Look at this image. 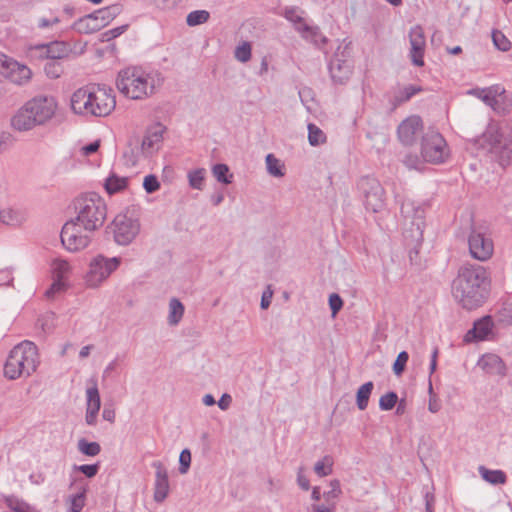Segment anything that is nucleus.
<instances>
[{"mask_svg":"<svg viewBox=\"0 0 512 512\" xmlns=\"http://www.w3.org/2000/svg\"><path fill=\"white\" fill-rule=\"evenodd\" d=\"M76 217L66 222L61 230V242L70 252L80 251L90 244L93 233L106 220L107 206L96 193L81 195L74 202Z\"/></svg>","mask_w":512,"mask_h":512,"instance_id":"1","label":"nucleus"},{"mask_svg":"<svg viewBox=\"0 0 512 512\" xmlns=\"http://www.w3.org/2000/svg\"><path fill=\"white\" fill-rule=\"evenodd\" d=\"M358 187L364 196V204L367 210L378 212L384 206V189L380 182L369 176L362 177Z\"/></svg>","mask_w":512,"mask_h":512,"instance_id":"14","label":"nucleus"},{"mask_svg":"<svg viewBox=\"0 0 512 512\" xmlns=\"http://www.w3.org/2000/svg\"><path fill=\"white\" fill-rule=\"evenodd\" d=\"M266 167L267 172L273 177H283L284 176V164L276 158L273 154H268L266 156Z\"/></svg>","mask_w":512,"mask_h":512,"instance_id":"35","label":"nucleus"},{"mask_svg":"<svg viewBox=\"0 0 512 512\" xmlns=\"http://www.w3.org/2000/svg\"><path fill=\"white\" fill-rule=\"evenodd\" d=\"M408 359L409 355L406 351H402L398 354L393 364V372L395 375L400 376L404 372Z\"/></svg>","mask_w":512,"mask_h":512,"instance_id":"46","label":"nucleus"},{"mask_svg":"<svg viewBox=\"0 0 512 512\" xmlns=\"http://www.w3.org/2000/svg\"><path fill=\"white\" fill-rule=\"evenodd\" d=\"M65 289V283L63 279L54 278L50 288L46 291L45 295L48 298L54 297L56 293H59Z\"/></svg>","mask_w":512,"mask_h":512,"instance_id":"54","label":"nucleus"},{"mask_svg":"<svg viewBox=\"0 0 512 512\" xmlns=\"http://www.w3.org/2000/svg\"><path fill=\"white\" fill-rule=\"evenodd\" d=\"M58 104L54 97L38 95L27 101L13 116L12 127L18 131H29L44 125L53 118Z\"/></svg>","mask_w":512,"mask_h":512,"instance_id":"6","label":"nucleus"},{"mask_svg":"<svg viewBox=\"0 0 512 512\" xmlns=\"http://www.w3.org/2000/svg\"><path fill=\"white\" fill-rule=\"evenodd\" d=\"M252 46L249 42L243 41L234 50V57L241 63H246L251 59Z\"/></svg>","mask_w":512,"mask_h":512,"instance_id":"40","label":"nucleus"},{"mask_svg":"<svg viewBox=\"0 0 512 512\" xmlns=\"http://www.w3.org/2000/svg\"><path fill=\"white\" fill-rule=\"evenodd\" d=\"M428 409L432 413H437L441 409V404L437 396L429 397Z\"/></svg>","mask_w":512,"mask_h":512,"instance_id":"63","label":"nucleus"},{"mask_svg":"<svg viewBox=\"0 0 512 512\" xmlns=\"http://www.w3.org/2000/svg\"><path fill=\"white\" fill-rule=\"evenodd\" d=\"M333 471V458L330 455L324 456L321 460L317 461L314 465V472L319 477H325Z\"/></svg>","mask_w":512,"mask_h":512,"instance_id":"36","label":"nucleus"},{"mask_svg":"<svg viewBox=\"0 0 512 512\" xmlns=\"http://www.w3.org/2000/svg\"><path fill=\"white\" fill-rule=\"evenodd\" d=\"M421 155L426 162L440 164L449 156L447 143L442 135L434 130L424 134L421 142Z\"/></svg>","mask_w":512,"mask_h":512,"instance_id":"11","label":"nucleus"},{"mask_svg":"<svg viewBox=\"0 0 512 512\" xmlns=\"http://www.w3.org/2000/svg\"><path fill=\"white\" fill-rule=\"evenodd\" d=\"M229 168L226 164H216L212 168L213 176L217 179V181L230 184L232 179V174L228 175Z\"/></svg>","mask_w":512,"mask_h":512,"instance_id":"43","label":"nucleus"},{"mask_svg":"<svg viewBox=\"0 0 512 512\" xmlns=\"http://www.w3.org/2000/svg\"><path fill=\"white\" fill-rule=\"evenodd\" d=\"M297 483L305 491L310 489L309 479L303 474V468H299L297 474Z\"/></svg>","mask_w":512,"mask_h":512,"instance_id":"56","label":"nucleus"},{"mask_svg":"<svg viewBox=\"0 0 512 512\" xmlns=\"http://www.w3.org/2000/svg\"><path fill=\"white\" fill-rule=\"evenodd\" d=\"M9 507L11 508L12 511L14 512H31L29 507L23 503V502H19V501H9Z\"/></svg>","mask_w":512,"mask_h":512,"instance_id":"60","label":"nucleus"},{"mask_svg":"<svg viewBox=\"0 0 512 512\" xmlns=\"http://www.w3.org/2000/svg\"><path fill=\"white\" fill-rule=\"evenodd\" d=\"M183 314V304L177 298H172L169 302L168 323L170 325H177L182 319Z\"/></svg>","mask_w":512,"mask_h":512,"instance_id":"33","label":"nucleus"},{"mask_svg":"<svg viewBox=\"0 0 512 512\" xmlns=\"http://www.w3.org/2000/svg\"><path fill=\"white\" fill-rule=\"evenodd\" d=\"M74 469L83 473L86 477L88 478H93L94 476L97 475L98 471H99V464L96 463V464H83V465H75L74 466Z\"/></svg>","mask_w":512,"mask_h":512,"instance_id":"50","label":"nucleus"},{"mask_svg":"<svg viewBox=\"0 0 512 512\" xmlns=\"http://www.w3.org/2000/svg\"><path fill=\"white\" fill-rule=\"evenodd\" d=\"M496 98L500 99V110H496L499 113H507L512 107V96L507 94L504 90L496 95Z\"/></svg>","mask_w":512,"mask_h":512,"instance_id":"49","label":"nucleus"},{"mask_svg":"<svg viewBox=\"0 0 512 512\" xmlns=\"http://www.w3.org/2000/svg\"><path fill=\"white\" fill-rule=\"evenodd\" d=\"M86 415L85 421L93 426L97 422V415L100 410L101 400L96 382L86 390Z\"/></svg>","mask_w":512,"mask_h":512,"instance_id":"21","label":"nucleus"},{"mask_svg":"<svg viewBox=\"0 0 512 512\" xmlns=\"http://www.w3.org/2000/svg\"><path fill=\"white\" fill-rule=\"evenodd\" d=\"M329 306L332 311V315L335 316L343 306L341 297L336 293L331 294L329 296Z\"/></svg>","mask_w":512,"mask_h":512,"instance_id":"55","label":"nucleus"},{"mask_svg":"<svg viewBox=\"0 0 512 512\" xmlns=\"http://www.w3.org/2000/svg\"><path fill=\"white\" fill-rule=\"evenodd\" d=\"M0 74L17 85L27 84L32 77L29 67L3 53H0Z\"/></svg>","mask_w":512,"mask_h":512,"instance_id":"15","label":"nucleus"},{"mask_svg":"<svg viewBox=\"0 0 512 512\" xmlns=\"http://www.w3.org/2000/svg\"><path fill=\"white\" fill-rule=\"evenodd\" d=\"M86 489L82 488L81 491L68 498L69 512H80L85 506Z\"/></svg>","mask_w":512,"mask_h":512,"instance_id":"42","label":"nucleus"},{"mask_svg":"<svg viewBox=\"0 0 512 512\" xmlns=\"http://www.w3.org/2000/svg\"><path fill=\"white\" fill-rule=\"evenodd\" d=\"M53 278L63 279L70 273L69 263L61 258H55L51 263Z\"/></svg>","mask_w":512,"mask_h":512,"instance_id":"34","label":"nucleus"},{"mask_svg":"<svg viewBox=\"0 0 512 512\" xmlns=\"http://www.w3.org/2000/svg\"><path fill=\"white\" fill-rule=\"evenodd\" d=\"M210 18V13L206 10H195L186 17V23L190 27L206 23Z\"/></svg>","mask_w":512,"mask_h":512,"instance_id":"37","label":"nucleus"},{"mask_svg":"<svg viewBox=\"0 0 512 512\" xmlns=\"http://www.w3.org/2000/svg\"><path fill=\"white\" fill-rule=\"evenodd\" d=\"M166 130L167 128L159 122L149 126L140 142V146L131 149L130 154L125 153V158H128V161L134 166L142 158L146 159L156 154L162 146Z\"/></svg>","mask_w":512,"mask_h":512,"instance_id":"8","label":"nucleus"},{"mask_svg":"<svg viewBox=\"0 0 512 512\" xmlns=\"http://www.w3.org/2000/svg\"><path fill=\"white\" fill-rule=\"evenodd\" d=\"M77 448L82 454L91 457L98 455L101 451V446L98 442H88L84 438L78 441Z\"/></svg>","mask_w":512,"mask_h":512,"instance_id":"39","label":"nucleus"},{"mask_svg":"<svg viewBox=\"0 0 512 512\" xmlns=\"http://www.w3.org/2000/svg\"><path fill=\"white\" fill-rule=\"evenodd\" d=\"M116 366H117L116 360H113L112 362H110L103 371V377L104 378L108 377L110 375V373L116 368Z\"/></svg>","mask_w":512,"mask_h":512,"instance_id":"64","label":"nucleus"},{"mask_svg":"<svg viewBox=\"0 0 512 512\" xmlns=\"http://www.w3.org/2000/svg\"><path fill=\"white\" fill-rule=\"evenodd\" d=\"M310 512H335V505L312 504L310 507Z\"/></svg>","mask_w":512,"mask_h":512,"instance_id":"57","label":"nucleus"},{"mask_svg":"<svg viewBox=\"0 0 512 512\" xmlns=\"http://www.w3.org/2000/svg\"><path fill=\"white\" fill-rule=\"evenodd\" d=\"M143 187L147 193H154L160 188L157 177L153 174L147 175L143 181Z\"/></svg>","mask_w":512,"mask_h":512,"instance_id":"48","label":"nucleus"},{"mask_svg":"<svg viewBox=\"0 0 512 512\" xmlns=\"http://www.w3.org/2000/svg\"><path fill=\"white\" fill-rule=\"evenodd\" d=\"M410 52L409 56L413 65L422 67L424 65V54L426 49V38L423 28L420 25L412 27L409 31Z\"/></svg>","mask_w":512,"mask_h":512,"instance_id":"17","label":"nucleus"},{"mask_svg":"<svg viewBox=\"0 0 512 512\" xmlns=\"http://www.w3.org/2000/svg\"><path fill=\"white\" fill-rule=\"evenodd\" d=\"M374 384L368 381L361 385L356 393V404L359 410L363 411L367 408L370 395L372 393Z\"/></svg>","mask_w":512,"mask_h":512,"instance_id":"32","label":"nucleus"},{"mask_svg":"<svg viewBox=\"0 0 512 512\" xmlns=\"http://www.w3.org/2000/svg\"><path fill=\"white\" fill-rule=\"evenodd\" d=\"M206 170L204 168H198L188 172L189 185L193 189L202 190L203 182L205 179Z\"/></svg>","mask_w":512,"mask_h":512,"instance_id":"41","label":"nucleus"},{"mask_svg":"<svg viewBox=\"0 0 512 512\" xmlns=\"http://www.w3.org/2000/svg\"><path fill=\"white\" fill-rule=\"evenodd\" d=\"M478 366L488 374L505 375V364L496 354L483 355L478 361Z\"/></svg>","mask_w":512,"mask_h":512,"instance_id":"24","label":"nucleus"},{"mask_svg":"<svg viewBox=\"0 0 512 512\" xmlns=\"http://www.w3.org/2000/svg\"><path fill=\"white\" fill-rule=\"evenodd\" d=\"M112 89L99 84H89L77 89L71 97L74 113L83 116L106 117L115 109Z\"/></svg>","mask_w":512,"mask_h":512,"instance_id":"3","label":"nucleus"},{"mask_svg":"<svg viewBox=\"0 0 512 512\" xmlns=\"http://www.w3.org/2000/svg\"><path fill=\"white\" fill-rule=\"evenodd\" d=\"M479 473L486 482L493 485L505 484L507 481L506 474L502 470H490L480 466Z\"/></svg>","mask_w":512,"mask_h":512,"instance_id":"31","label":"nucleus"},{"mask_svg":"<svg viewBox=\"0 0 512 512\" xmlns=\"http://www.w3.org/2000/svg\"><path fill=\"white\" fill-rule=\"evenodd\" d=\"M421 91H422V88L420 86H415V85H408L403 88H399L395 92V94L391 100L393 109H395L402 103L410 100L411 97H413L415 94H417Z\"/></svg>","mask_w":512,"mask_h":512,"instance_id":"26","label":"nucleus"},{"mask_svg":"<svg viewBox=\"0 0 512 512\" xmlns=\"http://www.w3.org/2000/svg\"><path fill=\"white\" fill-rule=\"evenodd\" d=\"M351 63L349 60L340 57L337 53L330 60L329 71L335 83H345L351 75Z\"/></svg>","mask_w":512,"mask_h":512,"instance_id":"20","label":"nucleus"},{"mask_svg":"<svg viewBox=\"0 0 512 512\" xmlns=\"http://www.w3.org/2000/svg\"><path fill=\"white\" fill-rule=\"evenodd\" d=\"M122 11V7L119 4L110 5L99 10L94 11L98 16V19L103 24V27L107 26L113 19H115Z\"/></svg>","mask_w":512,"mask_h":512,"instance_id":"30","label":"nucleus"},{"mask_svg":"<svg viewBox=\"0 0 512 512\" xmlns=\"http://www.w3.org/2000/svg\"><path fill=\"white\" fill-rule=\"evenodd\" d=\"M37 49L44 51L47 58L50 61L62 59L68 56L70 49L69 46L63 41H54L49 44H41L36 46Z\"/></svg>","mask_w":512,"mask_h":512,"instance_id":"25","label":"nucleus"},{"mask_svg":"<svg viewBox=\"0 0 512 512\" xmlns=\"http://www.w3.org/2000/svg\"><path fill=\"white\" fill-rule=\"evenodd\" d=\"M100 147V140H96L84 147L81 148L82 154L84 156H88L90 154L95 153Z\"/></svg>","mask_w":512,"mask_h":512,"instance_id":"59","label":"nucleus"},{"mask_svg":"<svg viewBox=\"0 0 512 512\" xmlns=\"http://www.w3.org/2000/svg\"><path fill=\"white\" fill-rule=\"evenodd\" d=\"M272 296H273V291L270 289V287H268L267 290L263 292L262 297H261L260 306L262 309H267L270 306Z\"/></svg>","mask_w":512,"mask_h":512,"instance_id":"58","label":"nucleus"},{"mask_svg":"<svg viewBox=\"0 0 512 512\" xmlns=\"http://www.w3.org/2000/svg\"><path fill=\"white\" fill-rule=\"evenodd\" d=\"M492 39L494 45L501 51H508L511 47V42L501 31H493Z\"/></svg>","mask_w":512,"mask_h":512,"instance_id":"45","label":"nucleus"},{"mask_svg":"<svg viewBox=\"0 0 512 512\" xmlns=\"http://www.w3.org/2000/svg\"><path fill=\"white\" fill-rule=\"evenodd\" d=\"M44 71L49 78L56 79L62 74V67L56 61H49L44 66Z\"/></svg>","mask_w":512,"mask_h":512,"instance_id":"47","label":"nucleus"},{"mask_svg":"<svg viewBox=\"0 0 512 512\" xmlns=\"http://www.w3.org/2000/svg\"><path fill=\"white\" fill-rule=\"evenodd\" d=\"M120 257L108 258L101 254L93 257L85 281L88 287L97 288L119 267Z\"/></svg>","mask_w":512,"mask_h":512,"instance_id":"10","label":"nucleus"},{"mask_svg":"<svg viewBox=\"0 0 512 512\" xmlns=\"http://www.w3.org/2000/svg\"><path fill=\"white\" fill-rule=\"evenodd\" d=\"M179 463H180V467H179L180 473L185 474L188 471L190 464H191V452L188 449H184L181 451L180 456H179Z\"/></svg>","mask_w":512,"mask_h":512,"instance_id":"52","label":"nucleus"},{"mask_svg":"<svg viewBox=\"0 0 512 512\" xmlns=\"http://www.w3.org/2000/svg\"><path fill=\"white\" fill-rule=\"evenodd\" d=\"M284 17L293 24L295 30L298 31L304 39L313 42L317 46L327 42V38L321 34L318 27L309 26L304 21L302 12L298 8H285Z\"/></svg>","mask_w":512,"mask_h":512,"instance_id":"13","label":"nucleus"},{"mask_svg":"<svg viewBox=\"0 0 512 512\" xmlns=\"http://www.w3.org/2000/svg\"><path fill=\"white\" fill-rule=\"evenodd\" d=\"M330 487L331 489L327 492H324L323 494V497L326 499V501L335 499L341 494L340 482L338 480H332L330 482Z\"/></svg>","mask_w":512,"mask_h":512,"instance_id":"53","label":"nucleus"},{"mask_svg":"<svg viewBox=\"0 0 512 512\" xmlns=\"http://www.w3.org/2000/svg\"><path fill=\"white\" fill-rule=\"evenodd\" d=\"M25 220V214L18 209L5 208L0 211V221L6 225H19Z\"/></svg>","mask_w":512,"mask_h":512,"instance_id":"29","label":"nucleus"},{"mask_svg":"<svg viewBox=\"0 0 512 512\" xmlns=\"http://www.w3.org/2000/svg\"><path fill=\"white\" fill-rule=\"evenodd\" d=\"M422 129V120L419 116H410L398 126V138L404 145H412L416 140V135Z\"/></svg>","mask_w":512,"mask_h":512,"instance_id":"18","label":"nucleus"},{"mask_svg":"<svg viewBox=\"0 0 512 512\" xmlns=\"http://www.w3.org/2000/svg\"><path fill=\"white\" fill-rule=\"evenodd\" d=\"M397 402L398 395L395 392L390 391L380 397L379 407L383 411H388L393 409Z\"/></svg>","mask_w":512,"mask_h":512,"instance_id":"44","label":"nucleus"},{"mask_svg":"<svg viewBox=\"0 0 512 512\" xmlns=\"http://www.w3.org/2000/svg\"><path fill=\"white\" fill-rule=\"evenodd\" d=\"M127 28H128V25H122V26L110 29L108 31H105L101 34V41L105 42V41H110L112 39H115L118 36H120L122 33H124Z\"/></svg>","mask_w":512,"mask_h":512,"instance_id":"51","label":"nucleus"},{"mask_svg":"<svg viewBox=\"0 0 512 512\" xmlns=\"http://www.w3.org/2000/svg\"><path fill=\"white\" fill-rule=\"evenodd\" d=\"M163 81L159 72L148 73L137 67H128L119 72L116 86L123 95L136 100L152 95Z\"/></svg>","mask_w":512,"mask_h":512,"instance_id":"5","label":"nucleus"},{"mask_svg":"<svg viewBox=\"0 0 512 512\" xmlns=\"http://www.w3.org/2000/svg\"><path fill=\"white\" fill-rule=\"evenodd\" d=\"M481 144L488 147L499 161L501 166H506L512 160V135H504L496 126H490L483 133Z\"/></svg>","mask_w":512,"mask_h":512,"instance_id":"9","label":"nucleus"},{"mask_svg":"<svg viewBox=\"0 0 512 512\" xmlns=\"http://www.w3.org/2000/svg\"><path fill=\"white\" fill-rule=\"evenodd\" d=\"M492 328L493 322L491 317L485 316L474 323L473 328L470 329L465 335V340H485L487 336L492 332Z\"/></svg>","mask_w":512,"mask_h":512,"instance_id":"23","label":"nucleus"},{"mask_svg":"<svg viewBox=\"0 0 512 512\" xmlns=\"http://www.w3.org/2000/svg\"><path fill=\"white\" fill-rule=\"evenodd\" d=\"M470 94L480 98L485 104L491 106L494 110H500V99L496 98V90L493 88L488 89H473L469 91Z\"/></svg>","mask_w":512,"mask_h":512,"instance_id":"28","label":"nucleus"},{"mask_svg":"<svg viewBox=\"0 0 512 512\" xmlns=\"http://www.w3.org/2000/svg\"><path fill=\"white\" fill-rule=\"evenodd\" d=\"M72 28L80 34H92L104 27L96 13L93 12L76 20Z\"/></svg>","mask_w":512,"mask_h":512,"instance_id":"22","label":"nucleus"},{"mask_svg":"<svg viewBox=\"0 0 512 512\" xmlns=\"http://www.w3.org/2000/svg\"><path fill=\"white\" fill-rule=\"evenodd\" d=\"M308 141L311 146H318L326 142V135L315 124L308 125Z\"/></svg>","mask_w":512,"mask_h":512,"instance_id":"38","label":"nucleus"},{"mask_svg":"<svg viewBox=\"0 0 512 512\" xmlns=\"http://www.w3.org/2000/svg\"><path fill=\"white\" fill-rule=\"evenodd\" d=\"M114 239L119 245H127L133 241L140 230L136 220L123 215L117 216L113 221Z\"/></svg>","mask_w":512,"mask_h":512,"instance_id":"16","label":"nucleus"},{"mask_svg":"<svg viewBox=\"0 0 512 512\" xmlns=\"http://www.w3.org/2000/svg\"><path fill=\"white\" fill-rule=\"evenodd\" d=\"M231 402L232 397L229 394L224 393L217 402V404L221 410H227L230 407Z\"/></svg>","mask_w":512,"mask_h":512,"instance_id":"62","label":"nucleus"},{"mask_svg":"<svg viewBox=\"0 0 512 512\" xmlns=\"http://www.w3.org/2000/svg\"><path fill=\"white\" fill-rule=\"evenodd\" d=\"M490 277L487 269L479 264L465 263L451 284L455 301L468 311L481 307L489 295Z\"/></svg>","mask_w":512,"mask_h":512,"instance_id":"2","label":"nucleus"},{"mask_svg":"<svg viewBox=\"0 0 512 512\" xmlns=\"http://www.w3.org/2000/svg\"><path fill=\"white\" fill-rule=\"evenodd\" d=\"M470 255L479 261L489 260L494 251L492 239L487 236V227L483 225H472L468 237Z\"/></svg>","mask_w":512,"mask_h":512,"instance_id":"12","label":"nucleus"},{"mask_svg":"<svg viewBox=\"0 0 512 512\" xmlns=\"http://www.w3.org/2000/svg\"><path fill=\"white\" fill-rule=\"evenodd\" d=\"M152 467L155 468L154 500L160 503L169 493L168 472L161 461H154Z\"/></svg>","mask_w":512,"mask_h":512,"instance_id":"19","label":"nucleus"},{"mask_svg":"<svg viewBox=\"0 0 512 512\" xmlns=\"http://www.w3.org/2000/svg\"><path fill=\"white\" fill-rule=\"evenodd\" d=\"M401 215L404 219L403 236L410 262L418 265L420 264L418 254L422 246L425 226V207L410 198H405L401 202Z\"/></svg>","mask_w":512,"mask_h":512,"instance_id":"4","label":"nucleus"},{"mask_svg":"<svg viewBox=\"0 0 512 512\" xmlns=\"http://www.w3.org/2000/svg\"><path fill=\"white\" fill-rule=\"evenodd\" d=\"M39 364L38 350L31 341H23L9 353L4 365V375L15 380L22 376H30Z\"/></svg>","mask_w":512,"mask_h":512,"instance_id":"7","label":"nucleus"},{"mask_svg":"<svg viewBox=\"0 0 512 512\" xmlns=\"http://www.w3.org/2000/svg\"><path fill=\"white\" fill-rule=\"evenodd\" d=\"M102 417L104 420L113 423L115 421V410L112 406L105 405L102 411Z\"/></svg>","mask_w":512,"mask_h":512,"instance_id":"61","label":"nucleus"},{"mask_svg":"<svg viewBox=\"0 0 512 512\" xmlns=\"http://www.w3.org/2000/svg\"><path fill=\"white\" fill-rule=\"evenodd\" d=\"M129 178L120 177L115 173H111L109 177L105 179L104 188L108 194L112 195L123 191L127 188Z\"/></svg>","mask_w":512,"mask_h":512,"instance_id":"27","label":"nucleus"}]
</instances>
